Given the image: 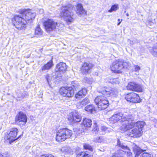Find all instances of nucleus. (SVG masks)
<instances>
[{"mask_svg":"<svg viewBox=\"0 0 157 157\" xmlns=\"http://www.w3.org/2000/svg\"><path fill=\"white\" fill-rule=\"evenodd\" d=\"M134 118V116L132 115H127L120 112L114 114L110 119L114 123L120 121L122 124L121 129L124 132L129 130L128 135L129 136L139 137L142 135L143 128L145 123L143 121H138L135 123L132 122Z\"/></svg>","mask_w":157,"mask_h":157,"instance_id":"1","label":"nucleus"},{"mask_svg":"<svg viewBox=\"0 0 157 157\" xmlns=\"http://www.w3.org/2000/svg\"><path fill=\"white\" fill-rule=\"evenodd\" d=\"M44 25L46 31L48 33L53 31L57 32L63 25L62 24H58L53 19H49L44 21Z\"/></svg>","mask_w":157,"mask_h":157,"instance_id":"2","label":"nucleus"},{"mask_svg":"<svg viewBox=\"0 0 157 157\" xmlns=\"http://www.w3.org/2000/svg\"><path fill=\"white\" fill-rule=\"evenodd\" d=\"M72 134V131L67 128H63L59 130L57 132L56 139L59 142L64 141L70 138Z\"/></svg>","mask_w":157,"mask_h":157,"instance_id":"3","label":"nucleus"},{"mask_svg":"<svg viewBox=\"0 0 157 157\" xmlns=\"http://www.w3.org/2000/svg\"><path fill=\"white\" fill-rule=\"evenodd\" d=\"M94 101L99 109L104 110L108 106L109 101L106 97L103 96H98L95 98Z\"/></svg>","mask_w":157,"mask_h":157,"instance_id":"4","label":"nucleus"},{"mask_svg":"<svg viewBox=\"0 0 157 157\" xmlns=\"http://www.w3.org/2000/svg\"><path fill=\"white\" fill-rule=\"evenodd\" d=\"M12 21L16 27L19 29L24 28L27 23V21L21 15V16L19 15L15 16L12 19Z\"/></svg>","mask_w":157,"mask_h":157,"instance_id":"5","label":"nucleus"},{"mask_svg":"<svg viewBox=\"0 0 157 157\" xmlns=\"http://www.w3.org/2000/svg\"><path fill=\"white\" fill-rule=\"evenodd\" d=\"M18 129L15 128L10 129L9 132H7L5 134V140L6 141L9 142L10 144L17 140L18 138H17L18 132Z\"/></svg>","mask_w":157,"mask_h":157,"instance_id":"6","label":"nucleus"},{"mask_svg":"<svg viewBox=\"0 0 157 157\" xmlns=\"http://www.w3.org/2000/svg\"><path fill=\"white\" fill-rule=\"evenodd\" d=\"M60 16L63 17L64 20L68 24L73 22L75 18V15L70 10H63L60 13Z\"/></svg>","mask_w":157,"mask_h":157,"instance_id":"7","label":"nucleus"},{"mask_svg":"<svg viewBox=\"0 0 157 157\" xmlns=\"http://www.w3.org/2000/svg\"><path fill=\"white\" fill-rule=\"evenodd\" d=\"M99 92L108 97L115 96L118 93V90L116 88L110 87H105L102 90L100 91Z\"/></svg>","mask_w":157,"mask_h":157,"instance_id":"8","label":"nucleus"},{"mask_svg":"<svg viewBox=\"0 0 157 157\" xmlns=\"http://www.w3.org/2000/svg\"><path fill=\"white\" fill-rule=\"evenodd\" d=\"M16 123L18 124L23 126L26 123L27 118L26 115L22 112H19L15 118Z\"/></svg>","mask_w":157,"mask_h":157,"instance_id":"9","label":"nucleus"},{"mask_svg":"<svg viewBox=\"0 0 157 157\" xmlns=\"http://www.w3.org/2000/svg\"><path fill=\"white\" fill-rule=\"evenodd\" d=\"M121 60H117L112 63L110 66L111 70L115 73H121L122 71Z\"/></svg>","mask_w":157,"mask_h":157,"instance_id":"10","label":"nucleus"},{"mask_svg":"<svg viewBox=\"0 0 157 157\" xmlns=\"http://www.w3.org/2000/svg\"><path fill=\"white\" fill-rule=\"evenodd\" d=\"M82 117L81 114L80 113L74 111L72 114H69L68 119L71 122L76 123L80 122L82 119Z\"/></svg>","mask_w":157,"mask_h":157,"instance_id":"11","label":"nucleus"},{"mask_svg":"<svg viewBox=\"0 0 157 157\" xmlns=\"http://www.w3.org/2000/svg\"><path fill=\"white\" fill-rule=\"evenodd\" d=\"M32 10H21V15L26 21H30L34 19L36 16L35 13L32 12Z\"/></svg>","mask_w":157,"mask_h":157,"instance_id":"12","label":"nucleus"},{"mask_svg":"<svg viewBox=\"0 0 157 157\" xmlns=\"http://www.w3.org/2000/svg\"><path fill=\"white\" fill-rule=\"evenodd\" d=\"M125 98L128 101L130 102L137 103L141 101L138 95L134 93H130L127 94Z\"/></svg>","mask_w":157,"mask_h":157,"instance_id":"13","label":"nucleus"},{"mask_svg":"<svg viewBox=\"0 0 157 157\" xmlns=\"http://www.w3.org/2000/svg\"><path fill=\"white\" fill-rule=\"evenodd\" d=\"M127 89L134 91L140 92L142 91L141 86L134 82H130L127 86Z\"/></svg>","mask_w":157,"mask_h":157,"instance_id":"14","label":"nucleus"},{"mask_svg":"<svg viewBox=\"0 0 157 157\" xmlns=\"http://www.w3.org/2000/svg\"><path fill=\"white\" fill-rule=\"evenodd\" d=\"M59 93L63 96H66L68 98L73 96L74 94V90L71 88L66 89L64 87L61 88L59 90Z\"/></svg>","mask_w":157,"mask_h":157,"instance_id":"15","label":"nucleus"},{"mask_svg":"<svg viewBox=\"0 0 157 157\" xmlns=\"http://www.w3.org/2000/svg\"><path fill=\"white\" fill-rule=\"evenodd\" d=\"M146 147L144 149L141 148L137 145L133 144L132 146V150L135 157H139L140 154L142 152L146 151Z\"/></svg>","mask_w":157,"mask_h":157,"instance_id":"16","label":"nucleus"},{"mask_svg":"<svg viewBox=\"0 0 157 157\" xmlns=\"http://www.w3.org/2000/svg\"><path fill=\"white\" fill-rule=\"evenodd\" d=\"M67 69L66 63L60 62L56 65L55 71L56 72H59L61 73H63L65 72Z\"/></svg>","mask_w":157,"mask_h":157,"instance_id":"17","label":"nucleus"},{"mask_svg":"<svg viewBox=\"0 0 157 157\" xmlns=\"http://www.w3.org/2000/svg\"><path fill=\"white\" fill-rule=\"evenodd\" d=\"M93 67V65L92 63L87 62L84 63L82 67V71L84 73H88L90 70Z\"/></svg>","mask_w":157,"mask_h":157,"instance_id":"18","label":"nucleus"},{"mask_svg":"<svg viewBox=\"0 0 157 157\" xmlns=\"http://www.w3.org/2000/svg\"><path fill=\"white\" fill-rule=\"evenodd\" d=\"M87 93V89L86 88L82 89L76 93L75 97L76 99L79 100L81 98L84 97Z\"/></svg>","mask_w":157,"mask_h":157,"instance_id":"19","label":"nucleus"},{"mask_svg":"<svg viewBox=\"0 0 157 157\" xmlns=\"http://www.w3.org/2000/svg\"><path fill=\"white\" fill-rule=\"evenodd\" d=\"M82 124L86 128H90L92 125L91 120L86 118H84L82 122Z\"/></svg>","mask_w":157,"mask_h":157,"instance_id":"20","label":"nucleus"},{"mask_svg":"<svg viewBox=\"0 0 157 157\" xmlns=\"http://www.w3.org/2000/svg\"><path fill=\"white\" fill-rule=\"evenodd\" d=\"M53 65V64L52 61L51 60L41 67V70L43 71H48L50 69Z\"/></svg>","mask_w":157,"mask_h":157,"instance_id":"21","label":"nucleus"},{"mask_svg":"<svg viewBox=\"0 0 157 157\" xmlns=\"http://www.w3.org/2000/svg\"><path fill=\"white\" fill-rule=\"evenodd\" d=\"M27 95L26 92L22 90L17 92V96L18 98L20 99H22L25 98Z\"/></svg>","mask_w":157,"mask_h":157,"instance_id":"22","label":"nucleus"},{"mask_svg":"<svg viewBox=\"0 0 157 157\" xmlns=\"http://www.w3.org/2000/svg\"><path fill=\"white\" fill-rule=\"evenodd\" d=\"M86 111L92 113L95 111L96 110L94 106L93 105H90L86 106L85 108Z\"/></svg>","mask_w":157,"mask_h":157,"instance_id":"23","label":"nucleus"},{"mask_svg":"<svg viewBox=\"0 0 157 157\" xmlns=\"http://www.w3.org/2000/svg\"><path fill=\"white\" fill-rule=\"evenodd\" d=\"M121 63H122L121 66L122 70L124 69H128L130 67L131 65V63L128 62L121 60Z\"/></svg>","mask_w":157,"mask_h":157,"instance_id":"24","label":"nucleus"},{"mask_svg":"<svg viewBox=\"0 0 157 157\" xmlns=\"http://www.w3.org/2000/svg\"><path fill=\"white\" fill-rule=\"evenodd\" d=\"M105 140L102 136L96 137L94 138L93 141L95 143H101L104 142Z\"/></svg>","mask_w":157,"mask_h":157,"instance_id":"25","label":"nucleus"},{"mask_svg":"<svg viewBox=\"0 0 157 157\" xmlns=\"http://www.w3.org/2000/svg\"><path fill=\"white\" fill-rule=\"evenodd\" d=\"M43 32L39 26H37L35 31V34L38 36H41L43 35Z\"/></svg>","mask_w":157,"mask_h":157,"instance_id":"26","label":"nucleus"},{"mask_svg":"<svg viewBox=\"0 0 157 157\" xmlns=\"http://www.w3.org/2000/svg\"><path fill=\"white\" fill-rule=\"evenodd\" d=\"M117 145L123 149L129 150V148L125 145L121 143L119 140H118L117 141Z\"/></svg>","mask_w":157,"mask_h":157,"instance_id":"27","label":"nucleus"},{"mask_svg":"<svg viewBox=\"0 0 157 157\" xmlns=\"http://www.w3.org/2000/svg\"><path fill=\"white\" fill-rule=\"evenodd\" d=\"M77 157H92V156L84 152H80L77 155Z\"/></svg>","mask_w":157,"mask_h":157,"instance_id":"28","label":"nucleus"},{"mask_svg":"<svg viewBox=\"0 0 157 157\" xmlns=\"http://www.w3.org/2000/svg\"><path fill=\"white\" fill-rule=\"evenodd\" d=\"M98 129L97 124H94V125H93V128L92 130L93 133L95 134H96L98 132Z\"/></svg>","mask_w":157,"mask_h":157,"instance_id":"29","label":"nucleus"},{"mask_svg":"<svg viewBox=\"0 0 157 157\" xmlns=\"http://www.w3.org/2000/svg\"><path fill=\"white\" fill-rule=\"evenodd\" d=\"M76 13L80 17L84 16L86 14V10H76Z\"/></svg>","mask_w":157,"mask_h":157,"instance_id":"30","label":"nucleus"},{"mask_svg":"<svg viewBox=\"0 0 157 157\" xmlns=\"http://www.w3.org/2000/svg\"><path fill=\"white\" fill-rule=\"evenodd\" d=\"M75 131V132L77 134L80 135V134H81L83 132H84V130L83 129H80V128H76L74 129Z\"/></svg>","mask_w":157,"mask_h":157,"instance_id":"31","label":"nucleus"},{"mask_svg":"<svg viewBox=\"0 0 157 157\" xmlns=\"http://www.w3.org/2000/svg\"><path fill=\"white\" fill-rule=\"evenodd\" d=\"M110 82L113 84H119V79L118 78H112L110 79Z\"/></svg>","mask_w":157,"mask_h":157,"instance_id":"32","label":"nucleus"},{"mask_svg":"<svg viewBox=\"0 0 157 157\" xmlns=\"http://www.w3.org/2000/svg\"><path fill=\"white\" fill-rule=\"evenodd\" d=\"M71 85L72 87H73V88H75L79 86V84L77 81H75L71 82Z\"/></svg>","mask_w":157,"mask_h":157,"instance_id":"33","label":"nucleus"},{"mask_svg":"<svg viewBox=\"0 0 157 157\" xmlns=\"http://www.w3.org/2000/svg\"><path fill=\"white\" fill-rule=\"evenodd\" d=\"M134 67V69L133 70V71L137 73V74H139V72L140 70V66L136 65H135Z\"/></svg>","mask_w":157,"mask_h":157,"instance_id":"34","label":"nucleus"},{"mask_svg":"<svg viewBox=\"0 0 157 157\" xmlns=\"http://www.w3.org/2000/svg\"><path fill=\"white\" fill-rule=\"evenodd\" d=\"M89 102V100L87 98H85L83 100H82L81 102V105H86L88 104Z\"/></svg>","mask_w":157,"mask_h":157,"instance_id":"35","label":"nucleus"},{"mask_svg":"<svg viewBox=\"0 0 157 157\" xmlns=\"http://www.w3.org/2000/svg\"><path fill=\"white\" fill-rule=\"evenodd\" d=\"M84 148L86 149H88L90 151H92V147L89 144H85L83 146Z\"/></svg>","mask_w":157,"mask_h":157,"instance_id":"36","label":"nucleus"},{"mask_svg":"<svg viewBox=\"0 0 157 157\" xmlns=\"http://www.w3.org/2000/svg\"><path fill=\"white\" fill-rule=\"evenodd\" d=\"M119 9L118 5L114 4L112 6L110 10H117Z\"/></svg>","mask_w":157,"mask_h":157,"instance_id":"37","label":"nucleus"},{"mask_svg":"<svg viewBox=\"0 0 157 157\" xmlns=\"http://www.w3.org/2000/svg\"><path fill=\"white\" fill-rule=\"evenodd\" d=\"M151 155L147 153H144L142 154L140 157H150Z\"/></svg>","mask_w":157,"mask_h":157,"instance_id":"38","label":"nucleus"},{"mask_svg":"<svg viewBox=\"0 0 157 157\" xmlns=\"http://www.w3.org/2000/svg\"><path fill=\"white\" fill-rule=\"evenodd\" d=\"M77 10H83V8L82 6V4H77Z\"/></svg>","mask_w":157,"mask_h":157,"instance_id":"39","label":"nucleus"},{"mask_svg":"<svg viewBox=\"0 0 157 157\" xmlns=\"http://www.w3.org/2000/svg\"><path fill=\"white\" fill-rule=\"evenodd\" d=\"M40 157H54V156L51 154H46L41 155Z\"/></svg>","mask_w":157,"mask_h":157,"instance_id":"40","label":"nucleus"},{"mask_svg":"<svg viewBox=\"0 0 157 157\" xmlns=\"http://www.w3.org/2000/svg\"><path fill=\"white\" fill-rule=\"evenodd\" d=\"M45 77L47 80L48 83L49 84V83L50 82V79L51 78V77L50 76L48 75H46Z\"/></svg>","mask_w":157,"mask_h":157,"instance_id":"41","label":"nucleus"},{"mask_svg":"<svg viewBox=\"0 0 157 157\" xmlns=\"http://www.w3.org/2000/svg\"><path fill=\"white\" fill-rule=\"evenodd\" d=\"M72 7V6L71 4H69L67 6H63V7L65 8L66 9H64L63 10H67V9L68 8H70Z\"/></svg>","mask_w":157,"mask_h":157,"instance_id":"42","label":"nucleus"},{"mask_svg":"<svg viewBox=\"0 0 157 157\" xmlns=\"http://www.w3.org/2000/svg\"><path fill=\"white\" fill-rule=\"evenodd\" d=\"M0 157H10V156L8 154H5L3 155L0 153Z\"/></svg>","mask_w":157,"mask_h":157,"instance_id":"43","label":"nucleus"},{"mask_svg":"<svg viewBox=\"0 0 157 157\" xmlns=\"http://www.w3.org/2000/svg\"><path fill=\"white\" fill-rule=\"evenodd\" d=\"M127 155L129 157H131L132 156V153L129 150L128 151H127Z\"/></svg>","mask_w":157,"mask_h":157,"instance_id":"44","label":"nucleus"},{"mask_svg":"<svg viewBox=\"0 0 157 157\" xmlns=\"http://www.w3.org/2000/svg\"><path fill=\"white\" fill-rule=\"evenodd\" d=\"M112 157H122V156L116 153V154L113 155Z\"/></svg>","mask_w":157,"mask_h":157,"instance_id":"45","label":"nucleus"},{"mask_svg":"<svg viewBox=\"0 0 157 157\" xmlns=\"http://www.w3.org/2000/svg\"><path fill=\"white\" fill-rule=\"evenodd\" d=\"M101 129L102 130L105 131H106L107 130V128L105 126H103L102 127Z\"/></svg>","mask_w":157,"mask_h":157,"instance_id":"46","label":"nucleus"},{"mask_svg":"<svg viewBox=\"0 0 157 157\" xmlns=\"http://www.w3.org/2000/svg\"><path fill=\"white\" fill-rule=\"evenodd\" d=\"M118 21L119 22L117 24V25H119L122 21V19H119L118 20Z\"/></svg>","mask_w":157,"mask_h":157,"instance_id":"47","label":"nucleus"},{"mask_svg":"<svg viewBox=\"0 0 157 157\" xmlns=\"http://www.w3.org/2000/svg\"><path fill=\"white\" fill-rule=\"evenodd\" d=\"M62 150H65V151L66 152H68V151H66V149H65V148H63V149H62Z\"/></svg>","mask_w":157,"mask_h":157,"instance_id":"48","label":"nucleus"},{"mask_svg":"<svg viewBox=\"0 0 157 157\" xmlns=\"http://www.w3.org/2000/svg\"><path fill=\"white\" fill-rule=\"evenodd\" d=\"M126 15L127 16H129V14L128 13H127Z\"/></svg>","mask_w":157,"mask_h":157,"instance_id":"49","label":"nucleus"},{"mask_svg":"<svg viewBox=\"0 0 157 157\" xmlns=\"http://www.w3.org/2000/svg\"><path fill=\"white\" fill-rule=\"evenodd\" d=\"M113 10H108V11L110 12H112Z\"/></svg>","mask_w":157,"mask_h":157,"instance_id":"50","label":"nucleus"},{"mask_svg":"<svg viewBox=\"0 0 157 157\" xmlns=\"http://www.w3.org/2000/svg\"><path fill=\"white\" fill-rule=\"evenodd\" d=\"M24 10H31L30 9H24Z\"/></svg>","mask_w":157,"mask_h":157,"instance_id":"51","label":"nucleus"},{"mask_svg":"<svg viewBox=\"0 0 157 157\" xmlns=\"http://www.w3.org/2000/svg\"><path fill=\"white\" fill-rule=\"evenodd\" d=\"M131 44H133L132 43H131Z\"/></svg>","mask_w":157,"mask_h":157,"instance_id":"52","label":"nucleus"}]
</instances>
